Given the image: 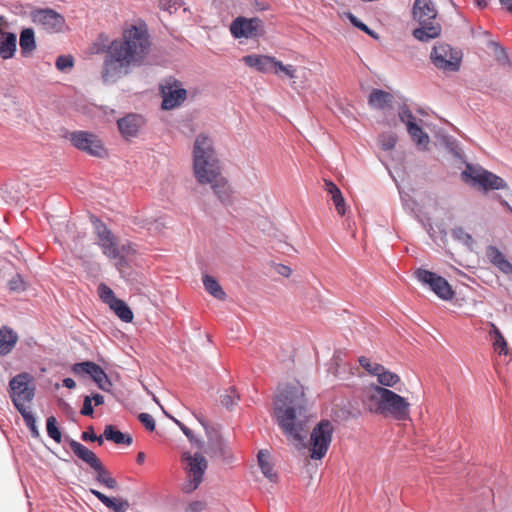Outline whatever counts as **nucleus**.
Wrapping results in <instances>:
<instances>
[{
	"mask_svg": "<svg viewBox=\"0 0 512 512\" xmlns=\"http://www.w3.org/2000/svg\"><path fill=\"white\" fill-rule=\"evenodd\" d=\"M151 39L145 24L126 27L120 38L107 47L101 77L105 83H115L128 75L132 68L147 63Z\"/></svg>",
	"mask_w": 512,
	"mask_h": 512,
	"instance_id": "obj_1",
	"label": "nucleus"
},
{
	"mask_svg": "<svg viewBox=\"0 0 512 512\" xmlns=\"http://www.w3.org/2000/svg\"><path fill=\"white\" fill-rule=\"evenodd\" d=\"M305 394L301 387L287 386L276 397L274 414L284 435L297 449L306 447L307 423Z\"/></svg>",
	"mask_w": 512,
	"mask_h": 512,
	"instance_id": "obj_2",
	"label": "nucleus"
},
{
	"mask_svg": "<svg viewBox=\"0 0 512 512\" xmlns=\"http://www.w3.org/2000/svg\"><path fill=\"white\" fill-rule=\"evenodd\" d=\"M362 403L371 413L397 421L410 420L408 400L388 388L370 385L363 392Z\"/></svg>",
	"mask_w": 512,
	"mask_h": 512,
	"instance_id": "obj_3",
	"label": "nucleus"
},
{
	"mask_svg": "<svg viewBox=\"0 0 512 512\" xmlns=\"http://www.w3.org/2000/svg\"><path fill=\"white\" fill-rule=\"evenodd\" d=\"M193 172L197 182L201 185L215 181L222 174L213 142L204 134L198 135L194 143Z\"/></svg>",
	"mask_w": 512,
	"mask_h": 512,
	"instance_id": "obj_4",
	"label": "nucleus"
},
{
	"mask_svg": "<svg viewBox=\"0 0 512 512\" xmlns=\"http://www.w3.org/2000/svg\"><path fill=\"white\" fill-rule=\"evenodd\" d=\"M182 461L186 462L187 465L184 468L186 481L181 489L184 493H192L202 483L208 463L202 454L195 453L191 455L189 452L182 454Z\"/></svg>",
	"mask_w": 512,
	"mask_h": 512,
	"instance_id": "obj_5",
	"label": "nucleus"
},
{
	"mask_svg": "<svg viewBox=\"0 0 512 512\" xmlns=\"http://www.w3.org/2000/svg\"><path fill=\"white\" fill-rule=\"evenodd\" d=\"M334 426L329 420L320 421L310 434L308 449L310 458L321 460L327 454L332 441Z\"/></svg>",
	"mask_w": 512,
	"mask_h": 512,
	"instance_id": "obj_6",
	"label": "nucleus"
},
{
	"mask_svg": "<svg viewBox=\"0 0 512 512\" xmlns=\"http://www.w3.org/2000/svg\"><path fill=\"white\" fill-rule=\"evenodd\" d=\"M462 55L449 44L437 43L431 52L432 63L440 70L455 72L461 64Z\"/></svg>",
	"mask_w": 512,
	"mask_h": 512,
	"instance_id": "obj_7",
	"label": "nucleus"
},
{
	"mask_svg": "<svg viewBox=\"0 0 512 512\" xmlns=\"http://www.w3.org/2000/svg\"><path fill=\"white\" fill-rule=\"evenodd\" d=\"M31 376L28 373H21L10 380V394L14 406L18 411L27 408L34 397V387L30 385Z\"/></svg>",
	"mask_w": 512,
	"mask_h": 512,
	"instance_id": "obj_8",
	"label": "nucleus"
},
{
	"mask_svg": "<svg viewBox=\"0 0 512 512\" xmlns=\"http://www.w3.org/2000/svg\"><path fill=\"white\" fill-rule=\"evenodd\" d=\"M415 277L423 284L429 285L431 290L443 300L453 299L455 292L448 281L442 276L437 275L426 269L418 268L415 271Z\"/></svg>",
	"mask_w": 512,
	"mask_h": 512,
	"instance_id": "obj_9",
	"label": "nucleus"
},
{
	"mask_svg": "<svg viewBox=\"0 0 512 512\" xmlns=\"http://www.w3.org/2000/svg\"><path fill=\"white\" fill-rule=\"evenodd\" d=\"M35 25L48 33L62 31L65 25L64 17L52 9H38L31 13Z\"/></svg>",
	"mask_w": 512,
	"mask_h": 512,
	"instance_id": "obj_10",
	"label": "nucleus"
},
{
	"mask_svg": "<svg viewBox=\"0 0 512 512\" xmlns=\"http://www.w3.org/2000/svg\"><path fill=\"white\" fill-rule=\"evenodd\" d=\"M70 140L72 144L92 156L103 157L106 155V149L95 134L86 131H77L71 134Z\"/></svg>",
	"mask_w": 512,
	"mask_h": 512,
	"instance_id": "obj_11",
	"label": "nucleus"
},
{
	"mask_svg": "<svg viewBox=\"0 0 512 512\" xmlns=\"http://www.w3.org/2000/svg\"><path fill=\"white\" fill-rule=\"evenodd\" d=\"M230 31L235 38H255L262 34L263 23L256 17H238L232 22Z\"/></svg>",
	"mask_w": 512,
	"mask_h": 512,
	"instance_id": "obj_12",
	"label": "nucleus"
},
{
	"mask_svg": "<svg viewBox=\"0 0 512 512\" xmlns=\"http://www.w3.org/2000/svg\"><path fill=\"white\" fill-rule=\"evenodd\" d=\"M162 109L171 110L180 106L187 97V91L176 80H169L161 86Z\"/></svg>",
	"mask_w": 512,
	"mask_h": 512,
	"instance_id": "obj_13",
	"label": "nucleus"
},
{
	"mask_svg": "<svg viewBox=\"0 0 512 512\" xmlns=\"http://www.w3.org/2000/svg\"><path fill=\"white\" fill-rule=\"evenodd\" d=\"M95 232L98 238V245L103 253L111 259H117L121 252L112 232L100 221L95 223Z\"/></svg>",
	"mask_w": 512,
	"mask_h": 512,
	"instance_id": "obj_14",
	"label": "nucleus"
},
{
	"mask_svg": "<svg viewBox=\"0 0 512 512\" xmlns=\"http://www.w3.org/2000/svg\"><path fill=\"white\" fill-rule=\"evenodd\" d=\"M72 370L75 374L89 375L102 390H108L111 386V382L104 370L94 362L86 361L76 363Z\"/></svg>",
	"mask_w": 512,
	"mask_h": 512,
	"instance_id": "obj_15",
	"label": "nucleus"
},
{
	"mask_svg": "<svg viewBox=\"0 0 512 512\" xmlns=\"http://www.w3.org/2000/svg\"><path fill=\"white\" fill-rule=\"evenodd\" d=\"M242 61L249 67L256 69L261 73H274L277 59L268 55H246Z\"/></svg>",
	"mask_w": 512,
	"mask_h": 512,
	"instance_id": "obj_16",
	"label": "nucleus"
},
{
	"mask_svg": "<svg viewBox=\"0 0 512 512\" xmlns=\"http://www.w3.org/2000/svg\"><path fill=\"white\" fill-rule=\"evenodd\" d=\"M143 123V118L136 114H128L117 121L118 129L125 139L136 137Z\"/></svg>",
	"mask_w": 512,
	"mask_h": 512,
	"instance_id": "obj_17",
	"label": "nucleus"
},
{
	"mask_svg": "<svg viewBox=\"0 0 512 512\" xmlns=\"http://www.w3.org/2000/svg\"><path fill=\"white\" fill-rule=\"evenodd\" d=\"M485 253L490 263L499 271L507 275L512 274V264L496 246L489 245Z\"/></svg>",
	"mask_w": 512,
	"mask_h": 512,
	"instance_id": "obj_18",
	"label": "nucleus"
},
{
	"mask_svg": "<svg viewBox=\"0 0 512 512\" xmlns=\"http://www.w3.org/2000/svg\"><path fill=\"white\" fill-rule=\"evenodd\" d=\"M413 16L419 22H424V20H434L437 16V11L431 0H415Z\"/></svg>",
	"mask_w": 512,
	"mask_h": 512,
	"instance_id": "obj_19",
	"label": "nucleus"
},
{
	"mask_svg": "<svg viewBox=\"0 0 512 512\" xmlns=\"http://www.w3.org/2000/svg\"><path fill=\"white\" fill-rule=\"evenodd\" d=\"M421 24L420 28H417L413 31V36L420 41H428L430 39L437 38L441 33V26L439 23L434 22L433 20H424V22H419Z\"/></svg>",
	"mask_w": 512,
	"mask_h": 512,
	"instance_id": "obj_20",
	"label": "nucleus"
},
{
	"mask_svg": "<svg viewBox=\"0 0 512 512\" xmlns=\"http://www.w3.org/2000/svg\"><path fill=\"white\" fill-rule=\"evenodd\" d=\"M17 50V37L12 32L0 33V58L8 60L14 57Z\"/></svg>",
	"mask_w": 512,
	"mask_h": 512,
	"instance_id": "obj_21",
	"label": "nucleus"
},
{
	"mask_svg": "<svg viewBox=\"0 0 512 512\" xmlns=\"http://www.w3.org/2000/svg\"><path fill=\"white\" fill-rule=\"evenodd\" d=\"M69 446L73 453L82 461L87 463L92 469L96 466L99 467L100 459L96 456V454L89 450L86 446L79 443L76 440H70Z\"/></svg>",
	"mask_w": 512,
	"mask_h": 512,
	"instance_id": "obj_22",
	"label": "nucleus"
},
{
	"mask_svg": "<svg viewBox=\"0 0 512 512\" xmlns=\"http://www.w3.org/2000/svg\"><path fill=\"white\" fill-rule=\"evenodd\" d=\"M210 449L214 454L219 456L223 462L230 464L235 461V456L231 448L226 444L222 437L216 436L209 440Z\"/></svg>",
	"mask_w": 512,
	"mask_h": 512,
	"instance_id": "obj_23",
	"label": "nucleus"
},
{
	"mask_svg": "<svg viewBox=\"0 0 512 512\" xmlns=\"http://www.w3.org/2000/svg\"><path fill=\"white\" fill-rule=\"evenodd\" d=\"M90 492L107 508L113 510L114 512H126L129 507V503L126 500L110 498L103 494L102 492L95 489H91Z\"/></svg>",
	"mask_w": 512,
	"mask_h": 512,
	"instance_id": "obj_24",
	"label": "nucleus"
},
{
	"mask_svg": "<svg viewBox=\"0 0 512 512\" xmlns=\"http://www.w3.org/2000/svg\"><path fill=\"white\" fill-rule=\"evenodd\" d=\"M393 96L380 89H373L369 95L368 103L375 109H385L391 106Z\"/></svg>",
	"mask_w": 512,
	"mask_h": 512,
	"instance_id": "obj_25",
	"label": "nucleus"
},
{
	"mask_svg": "<svg viewBox=\"0 0 512 512\" xmlns=\"http://www.w3.org/2000/svg\"><path fill=\"white\" fill-rule=\"evenodd\" d=\"M18 341L17 334L8 327L0 329V355L8 354Z\"/></svg>",
	"mask_w": 512,
	"mask_h": 512,
	"instance_id": "obj_26",
	"label": "nucleus"
},
{
	"mask_svg": "<svg viewBox=\"0 0 512 512\" xmlns=\"http://www.w3.org/2000/svg\"><path fill=\"white\" fill-rule=\"evenodd\" d=\"M325 190L328 194L331 195L332 201L335 205L336 211L339 215L343 216L345 214V200L340 189L330 180H325Z\"/></svg>",
	"mask_w": 512,
	"mask_h": 512,
	"instance_id": "obj_27",
	"label": "nucleus"
},
{
	"mask_svg": "<svg viewBox=\"0 0 512 512\" xmlns=\"http://www.w3.org/2000/svg\"><path fill=\"white\" fill-rule=\"evenodd\" d=\"M484 190H499L506 188L505 181L487 170L482 173L479 184Z\"/></svg>",
	"mask_w": 512,
	"mask_h": 512,
	"instance_id": "obj_28",
	"label": "nucleus"
},
{
	"mask_svg": "<svg viewBox=\"0 0 512 512\" xmlns=\"http://www.w3.org/2000/svg\"><path fill=\"white\" fill-rule=\"evenodd\" d=\"M205 290L214 298L224 301L227 297L219 282L212 276L205 274L202 277Z\"/></svg>",
	"mask_w": 512,
	"mask_h": 512,
	"instance_id": "obj_29",
	"label": "nucleus"
},
{
	"mask_svg": "<svg viewBox=\"0 0 512 512\" xmlns=\"http://www.w3.org/2000/svg\"><path fill=\"white\" fill-rule=\"evenodd\" d=\"M207 184L211 185L213 192L220 201L225 202L230 199L231 189L227 180L222 176V174L218 176L215 181L208 182Z\"/></svg>",
	"mask_w": 512,
	"mask_h": 512,
	"instance_id": "obj_30",
	"label": "nucleus"
},
{
	"mask_svg": "<svg viewBox=\"0 0 512 512\" xmlns=\"http://www.w3.org/2000/svg\"><path fill=\"white\" fill-rule=\"evenodd\" d=\"M489 336L493 341V347L499 354H508V344L499 328L492 322L489 323Z\"/></svg>",
	"mask_w": 512,
	"mask_h": 512,
	"instance_id": "obj_31",
	"label": "nucleus"
},
{
	"mask_svg": "<svg viewBox=\"0 0 512 512\" xmlns=\"http://www.w3.org/2000/svg\"><path fill=\"white\" fill-rule=\"evenodd\" d=\"M103 436L106 440L112 441L115 444H124L129 446L133 442V439L129 434L116 430L113 425H107L105 427Z\"/></svg>",
	"mask_w": 512,
	"mask_h": 512,
	"instance_id": "obj_32",
	"label": "nucleus"
},
{
	"mask_svg": "<svg viewBox=\"0 0 512 512\" xmlns=\"http://www.w3.org/2000/svg\"><path fill=\"white\" fill-rule=\"evenodd\" d=\"M19 44L21 52L24 56H27L36 49V42L33 29L26 28L21 31Z\"/></svg>",
	"mask_w": 512,
	"mask_h": 512,
	"instance_id": "obj_33",
	"label": "nucleus"
},
{
	"mask_svg": "<svg viewBox=\"0 0 512 512\" xmlns=\"http://www.w3.org/2000/svg\"><path fill=\"white\" fill-rule=\"evenodd\" d=\"M258 464L261 468L262 473L265 477H267L270 481H276L277 474L273 470V465L271 464L269 458V452L265 450H261L258 453Z\"/></svg>",
	"mask_w": 512,
	"mask_h": 512,
	"instance_id": "obj_34",
	"label": "nucleus"
},
{
	"mask_svg": "<svg viewBox=\"0 0 512 512\" xmlns=\"http://www.w3.org/2000/svg\"><path fill=\"white\" fill-rule=\"evenodd\" d=\"M114 313L124 322L130 323L133 320V312L123 300H114L109 306Z\"/></svg>",
	"mask_w": 512,
	"mask_h": 512,
	"instance_id": "obj_35",
	"label": "nucleus"
},
{
	"mask_svg": "<svg viewBox=\"0 0 512 512\" xmlns=\"http://www.w3.org/2000/svg\"><path fill=\"white\" fill-rule=\"evenodd\" d=\"M93 470L97 473L96 480L100 483L106 486L109 489H117L118 483L117 481L111 476V474L104 468L102 463H99V467L96 466L93 468Z\"/></svg>",
	"mask_w": 512,
	"mask_h": 512,
	"instance_id": "obj_36",
	"label": "nucleus"
},
{
	"mask_svg": "<svg viewBox=\"0 0 512 512\" xmlns=\"http://www.w3.org/2000/svg\"><path fill=\"white\" fill-rule=\"evenodd\" d=\"M377 380L379 382V386L387 388V387H394L397 383L400 382V377L389 370H387L382 365V371H379L377 374Z\"/></svg>",
	"mask_w": 512,
	"mask_h": 512,
	"instance_id": "obj_37",
	"label": "nucleus"
},
{
	"mask_svg": "<svg viewBox=\"0 0 512 512\" xmlns=\"http://www.w3.org/2000/svg\"><path fill=\"white\" fill-rule=\"evenodd\" d=\"M409 135L412 140L418 145L422 147H426L429 143V136L425 133L422 128L417 124H410L409 128H407Z\"/></svg>",
	"mask_w": 512,
	"mask_h": 512,
	"instance_id": "obj_38",
	"label": "nucleus"
},
{
	"mask_svg": "<svg viewBox=\"0 0 512 512\" xmlns=\"http://www.w3.org/2000/svg\"><path fill=\"white\" fill-rule=\"evenodd\" d=\"M46 429L50 438H52L57 443H61L62 434L57 426V420L54 416L47 418Z\"/></svg>",
	"mask_w": 512,
	"mask_h": 512,
	"instance_id": "obj_39",
	"label": "nucleus"
},
{
	"mask_svg": "<svg viewBox=\"0 0 512 512\" xmlns=\"http://www.w3.org/2000/svg\"><path fill=\"white\" fill-rule=\"evenodd\" d=\"M484 171L485 170L481 167L467 165L462 175L465 179H470L474 183L479 184L480 178L482 177V173H484Z\"/></svg>",
	"mask_w": 512,
	"mask_h": 512,
	"instance_id": "obj_40",
	"label": "nucleus"
},
{
	"mask_svg": "<svg viewBox=\"0 0 512 512\" xmlns=\"http://www.w3.org/2000/svg\"><path fill=\"white\" fill-rule=\"evenodd\" d=\"M18 412L22 415L24 422L26 426L30 429L32 435L34 437L39 436V432L36 427V420L33 414L30 411H28L27 408L20 409V411Z\"/></svg>",
	"mask_w": 512,
	"mask_h": 512,
	"instance_id": "obj_41",
	"label": "nucleus"
},
{
	"mask_svg": "<svg viewBox=\"0 0 512 512\" xmlns=\"http://www.w3.org/2000/svg\"><path fill=\"white\" fill-rule=\"evenodd\" d=\"M240 397L234 388H229L224 395L221 396V403L226 408L234 406Z\"/></svg>",
	"mask_w": 512,
	"mask_h": 512,
	"instance_id": "obj_42",
	"label": "nucleus"
},
{
	"mask_svg": "<svg viewBox=\"0 0 512 512\" xmlns=\"http://www.w3.org/2000/svg\"><path fill=\"white\" fill-rule=\"evenodd\" d=\"M98 294L103 302L107 303L109 306L113 304L114 300H118V298L115 297L113 290L105 284L99 285Z\"/></svg>",
	"mask_w": 512,
	"mask_h": 512,
	"instance_id": "obj_43",
	"label": "nucleus"
},
{
	"mask_svg": "<svg viewBox=\"0 0 512 512\" xmlns=\"http://www.w3.org/2000/svg\"><path fill=\"white\" fill-rule=\"evenodd\" d=\"M280 73H283L290 79H294L296 77V69L293 65H284L281 61L277 60L274 74L279 75Z\"/></svg>",
	"mask_w": 512,
	"mask_h": 512,
	"instance_id": "obj_44",
	"label": "nucleus"
},
{
	"mask_svg": "<svg viewBox=\"0 0 512 512\" xmlns=\"http://www.w3.org/2000/svg\"><path fill=\"white\" fill-rule=\"evenodd\" d=\"M359 364L367 371L369 372L370 374L372 375H375L379 372V371H382V365L381 364H378V363H372L370 361V359H368L367 357L365 356H361L359 358Z\"/></svg>",
	"mask_w": 512,
	"mask_h": 512,
	"instance_id": "obj_45",
	"label": "nucleus"
},
{
	"mask_svg": "<svg viewBox=\"0 0 512 512\" xmlns=\"http://www.w3.org/2000/svg\"><path fill=\"white\" fill-rule=\"evenodd\" d=\"M397 142V137L394 134H382L379 138V144L383 150H392Z\"/></svg>",
	"mask_w": 512,
	"mask_h": 512,
	"instance_id": "obj_46",
	"label": "nucleus"
},
{
	"mask_svg": "<svg viewBox=\"0 0 512 512\" xmlns=\"http://www.w3.org/2000/svg\"><path fill=\"white\" fill-rule=\"evenodd\" d=\"M399 118L402 122H404L406 124L407 128H409L410 124L416 123V119H415L414 115L407 107H402L399 110Z\"/></svg>",
	"mask_w": 512,
	"mask_h": 512,
	"instance_id": "obj_47",
	"label": "nucleus"
},
{
	"mask_svg": "<svg viewBox=\"0 0 512 512\" xmlns=\"http://www.w3.org/2000/svg\"><path fill=\"white\" fill-rule=\"evenodd\" d=\"M159 6L161 9L173 13L181 7V0H159Z\"/></svg>",
	"mask_w": 512,
	"mask_h": 512,
	"instance_id": "obj_48",
	"label": "nucleus"
},
{
	"mask_svg": "<svg viewBox=\"0 0 512 512\" xmlns=\"http://www.w3.org/2000/svg\"><path fill=\"white\" fill-rule=\"evenodd\" d=\"M347 17L355 27L359 28L361 31L367 33L370 36H375L373 31L370 30L366 24L361 22L354 14L348 13Z\"/></svg>",
	"mask_w": 512,
	"mask_h": 512,
	"instance_id": "obj_49",
	"label": "nucleus"
},
{
	"mask_svg": "<svg viewBox=\"0 0 512 512\" xmlns=\"http://www.w3.org/2000/svg\"><path fill=\"white\" fill-rule=\"evenodd\" d=\"M452 235L454 238L462 241L465 244H470L473 239L470 234H468L463 228L458 227L452 230Z\"/></svg>",
	"mask_w": 512,
	"mask_h": 512,
	"instance_id": "obj_50",
	"label": "nucleus"
},
{
	"mask_svg": "<svg viewBox=\"0 0 512 512\" xmlns=\"http://www.w3.org/2000/svg\"><path fill=\"white\" fill-rule=\"evenodd\" d=\"M73 66V58L71 56L61 55L56 60V67L60 71Z\"/></svg>",
	"mask_w": 512,
	"mask_h": 512,
	"instance_id": "obj_51",
	"label": "nucleus"
},
{
	"mask_svg": "<svg viewBox=\"0 0 512 512\" xmlns=\"http://www.w3.org/2000/svg\"><path fill=\"white\" fill-rule=\"evenodd\" d=\"M139 421L144 425L148 431H154L155 421L153 417L148 413H140L138 416Z\"/></svg>",
	"mask_w": 512,
	"mask_h": 512,
	"instance_id": "obj_52",
	"label": "nucleus"
},
{
	"mask_svg": "<svg viewBox=\"0 0 512 512\" xmlns=\"http://www.w3.org/2000/svg\"><path fill=\"white\" fill-rule=\"evenodd\" d=\"M94 413V409L92 406V399L90 396H86L84 398L83 407L81 409V414L84 416H92Z\"/></svg>",
	"mask_w": 512,
	"mask_h": 512,
	"instance_id": "obj_53",
	"label": "nucleus"
},
{
	"mask_svg": "<svg viewBox=\"0 0 512 512\" xmlns=\"http://www.w3.org/2000/svg\"><path fill=\"white\" fill-rule=\"evenodd\" d=\"M121 255L118 258H124L129 255H133L136 253V249L134 248L131 242H127L121 246H119Z\"/></svg>",
	"mask_w": 512,
	"mask_h": 512,
	"instance_id": "obj_54",
	"label": "nucleus"
},
{
	"mask_svg": "<svg viewBox=\"0 0 512 512\" xmlns=\"http://www.w3.org/2000/svg\"><path fill=\"white\" fill-rule=\"evenodd\" d=\"M206 508L203 501H193L186 507V512H202Z\"/></svg>",
	"mask_w": 512,
	"mask_h": 512,
	"instance_id": "obj_55",
	"label": "nucleus"
},
{
	"mask_svg": "<svg viewBox=\"0 0 512 512\" xmlns=\"http://www.w3.org/2000/svg\"><path fill=\"white\" fill-rule=\"evenodd\" d=\"M83 441H94L96 439V434L94 433L93 427H89L86 431H84L81 435Z\"/></svg>",
	"mask_w": 512,
	"mask_h": 512,
	"instance_id": "obj_56",
	"label": "nucleus"
},
{
	"mask_svg": "<svg viewBox=\"0 0 512 512\" xmlns=\"http://www.w3.org/2000/svg\"><path fill=\"white\" fill-rule=\"evenodd\" d=\"M11 290H20L23 288V281L19 277H15L9 282Z\"/></svg>",
	"mask_w": 512,
	"mask_h": 512,
	"instance_id": "obj_57",
	"label": "nucleus"
},
{
	"mask_svg": "<svg viewBox=\"0 0 512 512\" xmlns=\"http://www.w3.org/2000/svg\"><path fill=\"white\" fill-rule=\"evenodd\" d=\"M175 422L180 427L182 432L189 438V440L192 441L193 440V432L188 427H186L183 423H181L180 421L175 420Z\"/></svg>",
	"mask_w": 512,
	"mask_h": 512,
	"instance_id": "obj_58",
	"label": "nucleus"
},
{
	"mask_svg": "<svg viewBox=\"0 0 512 512\" xmlns=\"http://www.w3.org/2000/svg\"><path fill=\"white\" fill-rule=\"evenodd\" d=\"M277 271L284 277H289L292 274L291 268L285 265H279Z\"/></svg>",
	"mask_w": 512,
	"mask_h": 512,
	"instance_id": "obj_59",
	"label": "nucleus"
},
{
	"mask_svg": "<svg viewBox=\"0 0 512 512\" xmlns=\"http://www.w3.org/2000/svg\"><path fill=\"white\" fill-rule=\"evenodd\" d=\"M91 399L94 401L95 406H99L104 403V397L100 394H94Z\"/></svg>",
	"mask_w": 512,
	"mask_h": 512,
	"instance_id": "obj_60",
	"label": "nucleus"
},
{
	"mask_svg": "<svg viewBox=\"0 0 512 512\" xmlns=\"http://www.w3.org/2000/svg\"><path fill=\"white\" fill-rule=\"evenodd\" d=\"M63 385L66 388L73 389L75 387L76 383H75V381L72 378H65L63 380Z\"/></svg>",
	"mask_w": 512,
	"mask_h": 512,
	"instance_id": "obj_61",
	"label": "nucleus"
},
{
	"mask_svg": "<svg viewBox=\"0 0 512 512\" xmlns=\"http://www.w3.org/2000/svg\"><path fill=\"white\" fill-rule=\"evenodd\" d=\"M500 3L507 8L509 12L512 13V0H499Z\"/></svg>",
	"mask_w": 512,
	"mask_h": 512,
	"instance_id": "obj_62",
	"label": "nucleus"
},
{
	"mask_svg": "<svg viewBox=\"0 0 512 512\" xmlns=\"http://www.w3.org/2000/svg\"><path fill=\"white\" fill-rule=\"evenodd\" d=\"M136 460H137L138 464H143L144 461H145V454L143 452H139L137 454V459Z\"/></svg>",
	"mask_w": 512,
	"mask_h": 512,
	"instance_id": "obj_63",
	"label": "nucleus"
},
{
	"mask_svg": "<svg viewBox=\"0 0 512 512\" xmlns=\"http://www.w3.org/2000/svg\"><path fill=\"white\" fill-rule=\"evenodd\" d=\"M103 438H105L103 435L102 436H97L96 435V439H94V441L98 442L99 445H102L103 444Z\"/></svg>",
	"mask_w": 512,
	"mask_h": 512,
	"instance_id": "obj_64",
	"label": "nucleus"
}]
</instances>
